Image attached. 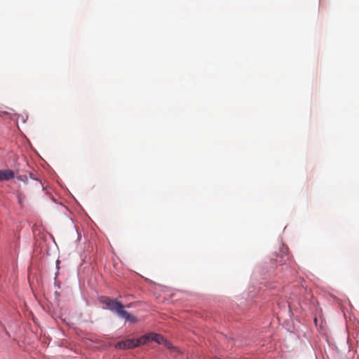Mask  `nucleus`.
<instances>
[{"label":"nucleus","mask_w":359,"mask_h":359,"mask_svg":"<svg viewBox=\"0 0 359 359\" xmlns=\"http://www.w3.org/2000/svg\"><path fill=\"white\" fill-rule=\"evenodd\" d=\"M135 339H129L116 344L115 347L119 349H131L137 347Z\"/></svg>","instance_id":"obj_3"},{"label":"nucleus","mask_w":359,"mask_h":359,"mask_svg":"<svg viewBox=\"0 0 359 359\" xmlns=\"http://www.w3.org/2000/svg\"><path fill=\"white\" fill-rule=\"evenodd\" d=\"M149 341V339L148 334L142 336L139 339H135V341L137 342L136 343L137 344V347H138V346H140L141 345L147 344Z\"/></svg>","instance_id":"obj_7"},{"label":"nucleus","mask_w":359,"mask_h":359,"mask_svg":"<svg viewBox=\"0 0 359 359\" xmlns=\"http://www.w3.org/2000/svg\"><path fill=\"white\" fill-rule=\"evenodd\" d=\"M162 344H163L165 345V346L167 347L168 349L171 350V351L172 353H180V351L178 349V348L175 347V346H173L172 345V344L170 341H168V340L164 339V341Z\"/></svg>","instance_id":"obj_8"},{"label":"nucleus","mask_w":359,"mask_h":359,"mask_svg":"<svg viewBox=\"0 0 359 359\" xmlns=\"http://www.w3.org/2000/svg\"><path fill=\"white\" fill-rule=\"evenodd\" d=\"M126 307H127V308H130V304H128V305H126Z\"/></svg>","instance_id":"obj_10"},{"label":"nucleus","mask_w":359,"mask_h":359,"mask_svg":"<svg viewBox=\"0 0 359 359\" xmlns=\"http://www.w3.org/2000/svg\"><path fill=\"white\" fill-rule=\"evenodd\" d=\"M99 300L100 303L106 305V309L115 311L118 316L120 314V311H122L123 309L125 308L121 302L107 297H101Z\"/></svg>","instance_id":"obj_1"},{"label":"nucleus","mask_w":359,"mask_h":359,"mask_svg":"<svg viewBox=\"0 0 359 359\" xmlns=\"http://www.w3.org/2000/svg\"><path fill=\"white\" fill-rule=\"evenodd\" d=\"M14 177L15 173L13 170L9 169L0 170V182L8 181L13 179Z\"/></svg>","instance_id":"obj_4"},{"label":"nucleus","mask_w":359,"mask_h":359,"mask_svg":"<svg viewBox=\"0 0 359 359\" xmlns=\"http://www.w3.org/2000/svg\"><path fill=\"white\" fill-rule=\"evenodd\" d=\"M271 260L273 261L275 264H278L279 265L287 264V262L290 261L288 248L284 245H282L279 248V252H275L273 255Z\"/></svg>","instance_id":"obj_2"},{"label":"nucleus","mask_w":359,"mask_h":359,"mask_svg":"<svg viewBox=\"0 0 359 359\" xmlns=\"http://www.w3.org/2000/svg\"><path fill=\"white\" fill-rule=\"evenodd\" d=\"M148 335L149 341H154L158 344H162L164 341V337L159 334L149 333Z\"/></svg>","instance_id":"obj_6"},{"label":"nucleus","mask_w":359,"mask_h":359,"mask_svg":"<svg viewBox=\"0 0 359 359\" xmlns=\"http://www.w3.org/2000/svg\"><path fill=\"white\" fill-rule=\"evenodd\" d=\"M18 180L25 182L27 181V175H20L18 177Z\"/></svg>","instance_id":"obj_9"},{"label":"nucleus","mask_w":359,"mask_h":359,"mask_svg":"<svg viewBox=\"0 0 359 359\" xmlns=\"http://www.w3.org/2000/svg\"><path fill=\"white\" fill-rule=\"evenodd\" d=\"M119 317L124 318L126 321L135 323H137V318L129 313L128 311H126L124 308L122 311H120V314L118 315Z\"/></svg>","instance_id":"obj_5"}]
</instances>
